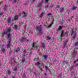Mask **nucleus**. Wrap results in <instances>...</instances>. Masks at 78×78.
Instances as JSON below:
<instances>
[{
	"label": "nucleus",
	"mask_w": 78,
	"mask_h": 78,
	"mask_svg": "<svg viewBox=\"0 0 78 78\" xmlns=\"http://www.w3.org/2000/svg\"><path fill=\"white\" fill-rule=\"evenodd\" d=\"M12 37V34L10 33H9L7 35V37L9 40L7 41V48H9L11 46H12V43L11 42V37Z\"/></svg>",
	"instance_id": "obj_1"
},
{
	"label": "nucleus",
	"mask_w": 78,
	"mask_h": 78,
	"mask_svg": "<svg viewBox=\"0 0 78 78\" xmlns=\"http://www.w3.org/2000/svg\"><path fill=\"white\" fill-rule=\"evenodd\" d=\"M66 34H67V33L66 32H64V30H62V31L61 34V37L62 39V40L64 39L65 41H66V40L65 39L66 37H65V36H66Z\"/></svg>",
	"instance_id": "obj_2"
},
{
	"label": "nucleus",
	"mask_w": 78,
	"mask_h": 78,
	"mask_svg": "<svg viewBox=\"0 0 78 78\" xmlns=\"http://www.w3.org/2000/svg\"><path fill=\"white\" fill-rule=\"evenodd\" d=\"M36 30L39 32V36H41L43 33H42V27L40 26L36 27Z\"/></svg>",
	"instance_id": "obj_3"
},
{
	"label": "nucleus",
	"mask_w": 78,
	"mask_h": 78,
	"mask_svg": "<svg viewBox=\"0 0 78 78\" xmlns=\"http://www.w3.org/2000/svg\"><path fill=\"white\" fill-rule=\"evenodd\" d=\"M18 15H16L12 19V23H13L12 22H14L15 21V22H17V20H18Z\"/></svg>",
	"instance_id": "obj_4"
},
{
	"label": "nucleus",
	"mask_w": 78,
	"mask_h": 78,
	"mask_svg": "<svg viewBox=\"0 0 78 78\" xmlns=\"http://www.w3.org/2000/svg\"><path fill=\"white\" fill-rule=\"evenodd\" d=\"M20 48H19V47H18L16 50L15 49H13V53H14V54H15L16 53H19V52L20 51Z\"/></svg>",
	"instance_id": "obj_5"
},
{
	"label": "nucleus",
	"mask_w": 78,
	"mask_h": 78,
	"mask_svg": "<svg viewBox=\"0 0 78 78\" xmlns=\"http://www.w3.org/2000/svg\"><path fill=\"white\" fill-rule=\"evenodd\" d=\"M0 48H1V50L3 53H4L5 51V49L4 47V45L3 44L1 46Z\"/></svg>",
	"instance_id": "obj_6"
},
{
	"label": "nucleus",
	"mask_w": 78,
	"mask_h": 78,
	"mask_svg": "<svg viewBox=\"0 0 78 78\" xmlns=\"http://www.w3.org/2000/svg\"><path fill=\"white\" fill-rule=\"evenodd\" d=\"M44 3V0H41L40 2L38 4V6H42V4Z\"/></svg>",
	"instance_id": "obj_7"
},
{
	"label": "nucleus",
	"mask_w": 78,
	"mask_h": 78,
	"mask_svg": "<svg viewBox=\"0 0 78 78\" xmlns=\"http://www.w3.org/2000/svg\"><path fill=\"white\" fill-rule=\"evenodd\" d=\"M45 6L44 7V9H45V11H47L49 7V4H45Z\"/></svg>",
	"instance_id": "obj_8"
},
{
	"label": "nucleus",
	"mask_w": 78,
	"mask_h": 78,
	"mask_svg": "<svg viewBox=\"0 0 78 78\" xmlns=\"http://www.w3.org/2000/svg\"><path fill=\"white\" fill-rule=\"evenodd\" d=\"M41 63H42V62L41 61H39L35 63V65L38 66L40 64H41Z\"/></svg>",
	"instance_id": "obj_9"
},
{
	"label": "nucleus",
	"mask_w": 78,
	"mask_h": 78,
	"mask_svg": "<svg viewBox=\"0 0 78 78\" xmlns=\"http://www.w3.org/2000/svg\"><path fill=\"white\" fill-rule=\"evenodd\" d=\"M62 28H63V26H60L58 29L57 30V31H61L62 30Z\"/></svg>",
	"instance_id": "obj_10"
},
{
	"label": "nucleus",
	"mask_w": 78,
	"mask_h": 78,
	"mask_svg": "<svg viewBox=\"0 0 78 78\" xmlns=\"http://www.w3.org/2000/svg\"><path fill=\"white\" fill-rule=\"evenodd\" d=\"M27 16V13L25 12H24V13L22 15L21 17H22L23 18L25 17V18Z\"/></svg>",
	"instance_id": "obj_11"
},
{
	"label": "nucleus",
	"mask_w": 78,
	"mask_h": 78,
	"mask_svg": "<svg viewBox=\"0 0 78 78\" xmlns=\"http://www.w3.org/2000/svg\"><path fill=\"white\" fill-rule=\"evenodd\" d=\"M69 60H66L65 61V64H66L67 66L68 67L70 66V64H69Z\"/></svg>",
	"instance_id": "obj_12"
},
{
	"label": "nucleus",
	"mask_w": 78,
	"mask_h": 78,
	"mask_svg": "<svg viewBox=\"0 0 78 78\" xmlns=\"http://www.w3.org/2000/svg\"><path fill=\"white\" fill-rule=\"evenodd\" d=\"M7 22L9 24V23L11 22V17H10L8 18L7 20Z\"/></svg>",
	"instance_id": "obj_13"
},
{
	"label": "nucleus",
	"mask_w": 78,
	"mask_h": 78,
	"mask_svg": "<svg viewBox=\"0 0 78 78\" xmlns=\"http://www.w3.org/2000/svg\"><path fill=\"white\" fill-rule=\"evenodd\" d=\"M43 58L45 61H47V59H48V55H43Z\"/></svg>",
	"instance_id": "obj_14"
},
{
	"label": "nucleus",
	"mask_w": 78,
	"mask_h": 78,
	"mask_svg": "<svg viewBox=\"0 0 78 78\" xmlns=\"http://www.w3.org/2000/svg\"><path fill=\"white\" fill-rule=\"evenodd\" d=\"M11 28L9 27L8 29L7 30H6V34H7V33H9L10 32H11Z\"/></svg>",
	"instance_id": "obj_15"
},
{
	"label": "nucleus",
	"mask_w": 78,
	"mask_h": 78,
	"mask_svg": "<svg viewBox=\"0 0 78 78\" xmlns=\"http://www.w3.org/2000/svg\"><path fill=\"white\" fill-rule=\"evenodd\" d=\"M3 9H4L5 11H6V10L8 9V5H5L3 7Z\"/></svg>",
	"instance_id": "obj_16"
},
{
	"label": "nucleus",
	"mask_w": 78,
	"mask_h": 78,
	"mask_svg": "<svg viewBox=\"0 0 78 78\" xmlns=\"http://www.w3.org/2000/svg\"><path fill=\"white\" fill-rule=\"evenodd\" d=\"M7 73L9 75H10L11 74V69H9L8 70H7Z\"/></svg>",
	"instance_id": "obj_17"
},
{
	"label": "nucleus",
	"mask_w": 78,
	"mask_h": 78,
	"mask_svg": "<svg viewBox=\"0 0 78 78\" xmlns=\"http://www.w3.org/2000/svg\"><path fill=\"white\" fill-rule=\"evenodd\" d=\"M49 0H44V4H48Z\"/></svg>",
	"instance_id": "obj_18"
},
{
	"label": "nucleus",
	"mask_w": 78,
	"mask_h": 78,
	"mask_svg": "<svg viewBox=\"0 0 78 78\" xmlns=\"http://www.w3.org/2000/svg\"><path fill=\"white\" fill-rule=\"evenodd\" d=\"M10 2L12 1V3H16L17 2V0H9Z\"/></svg>",
	"instance_id": "obj_19"
},
{
	"label": "nucleus",
	"mask_w": 78,
	"mask_h": 78,
	"mask_svg": "<svg viewBox=\"0 0 78 78\" xmlns=\"http://www.w3.org/2000/svg\"><path fill=\"white\" fill-rule=\"evenodd\" d=\"M37 7L38 8H39L38 11H41V9H42V6H39V5H38Z\"/></svg>",
	"instance_id": "obj_20"
},
{
	"label": "nucleus",
	"mask_w": 78,
	"mask_h": 78,
	"mask_svg": "<svg viewBox=\"0 0 78 78\" xmlns=\"http://www.w3.org/2000/svg\"><path fill=\"white\" fill-rule=\"evenodd\" d=\"M39 47V44H37L36 46H35L34 48V50H37V48H38V47Z\"/></svg>",
	"instance_id": "obj_21"
},
{
	"label": "nucleus",
	"mask_w": 78,
	"mask_h": 78,
	"mask_svg": "<svg viewBox=\"0 0 78 78\" xmlns=\"http://www.w3.org/2000/svg\"><path fill=\"white\" fill-rule=\"evenodd\" d=\"M76 8H77V7H75V6L74 5H73V7L72 8V10H75V9H76Z\"/></svg>",
	"instance_id": "obj_22"
},
{
	"label": "nucleus",
	"mask_w": 78,
	"mask_h": 78,
	"mask_svg": "<svg viewBox=\"0 0 78 78\" xmlns=\"http://www.w3.org/2000/svg\"><path fill=\"white\" fill-rule=\"evenodd\" d=\"M21 55H22V56ZM21 55H20V58H22V59H23V58H25V55H23L22 54Z\"/></svg>",
	"instance_id": "obj_23"
},
{
	"label": "nucleus",
	"mask_w": 78,
	"mask_h": 78,
	"mask_svg": "<svg viewBox=\"0 0 78 78\" xmlns=\"http://www.w3.org/2000/svg\"><path fill=\"white\" fill-rule=\"evenodd\" d=\"M44 16V12H42L41 13V14L40 15V17H41L42 18L43 16Z\"/></svg>",
	"instance_id": "obj_24"
},
{
	"label": "nucleus",
	"mask_w": 78,
	"mask_h": 78,
	"mask_svg": "<svg viewBox=\"0 0 78 78\" xmlns=\"http://www.w3.org/2000/svg\"><path fill=\"white\" fill-rule=\"evenodd\" d=\"M77 52V51H74L73 52V55L74 56H76V55Z\"/></svg>",
	"instance_id": "obj_25"
},
{
	"label": "nucleus",
	"mask_w": 78,
	"mask_h": 78,
	"mask_svg": "<svg viewBox=\"0 0 78 78\" xmlns=\"http://www.w3.org/2000/svg\"><path fill=\"white\" fill-rule=\"evenodd\" d=\"M44 66H45L44 68L45 69V71H46V72H47L48 69V67H47V66H46V65H44Z\"/></svg>",
	"instance_id": "obj_26"
},
{
	"label": "nucleus",
	"mask_w": 78,
	"mask_h": 78,
	"mask_svg": "<svg viewBox=\"0 0 78 78\" xmlns=\"http://www.w3.org/2000/svg\"><path fill=\"white\" fill-rule=\"evenodd\" d=\"M20 41L23 42V41H25V38L23 37L21 38L20 39Z\"/></svg>",
	"instance_id": "obj_27"
},
{
	"label": "nucleus",
	"mask_w": 78,
	"mask_h": 78,
	"mask_svg": "<svg viewBox=\"0 0 78 78\" xmlns=\"http://www.w3.org/2000/svg\"><path fill=\"white\" fill-rule=\"evenodd\" d=\"M45 44L44 43H42L41 44V47L44 48L45 47Z\"/></svg>",
	"instance_id": "obj_28"
},
{
	"label": "nucleus",
	"mask_w": 78,
	"mask_h": 78,
	"mask_svg": "<svg viewBox=\"0 0 78 78\" xmlns=\"http://www.w3.org/2000/svg\"><path fill=\"white\" fill-rule=\"evenodd\" d=\"M62 13H63V12H60V16L62 18V19H63V17H64V15H63V14H62Z\"/></svg>",
	"instance_id": "obj_29"
},
{
	"label": "nucleus",
	"mask_w": 78,
	"mask_h": 78,
	"mask_svg": "<svg viewBox=\"0 0 78 78\" xmlns=\"http://www.w3.org/2000/svg\"><path fill=\"white\" fill-rule=\"evenodd\" d=\"M64 11V8H62V9H60V12H63Z\"/></svg>",
	"instance_id": "obj_30"
},
{
	"label": "nucleus",
	"mask_w": 78,
	"mask_h": 78,
	"mask_svg": "<svg viewBox=\"0 0 78 78\" xmlns=\"http://www.w3.org/2000/svg\"><path fill=\"white\" fill-rule=\"evenodd\" d=\"M3 15V12H1V11L0 12V17H2Z\"/></svg>",
	"instance_id": "obj_31"
},
{
	"label": "nucleus",
	"mask_w": 78,
	"mask_h": 78,
	"mask_svg": "<svg viewBox=\"0 0 78 78\" xmlns=\"http://www.w3.org/2000/svg\"><path fill=\"white\" fill-rule=\"evenodd\" d=\"M22 62L23 63V62H25V58H22Z\"/></svg>",
	"instance_id": "obj_32"
},
{
	"label": "nucleus",
	"mask_w": 78,
	"mask_h": 78,
	"mask_svg": "<svg viewBox=\"0 0 78 78\" xmlns=\"http://www.w3.org/2000/svg\"><path fill=\"white\" fill-rule=\"evenodd\" d=\"M14 27L15 28V30H17V25H14Z\"/></svg>",
	"instance_id": "obj_33"
},
{
	"label": "nucleus",
	"mask_w": 78,
	"mask_h": 78,
	"mask_svg": "<svg viewBox=\"0 0 78 78\" xmlns=\"http://www.w3.org/2000/svg\"><path fill=\"white\" fill-rule=\"evenodd\" d=\"M78 45V41L75 42V46L77 47Z\"/></svg>",
	"instance_id": "obj_34"
},
{
	"label": "nucleus",
	"mask_w": 78,
	"mask_h": 78,
	"mask_svg": "<svg viewBox=\"0 0 78 78\" xmlns=\"http://www.w3.org/2000/svg\"><path fill=\"white\" fill-rule=\"evenodd\" d=\"M36 42H33V45H32V47L33 48H34V47H35V44H36Z\"/></svg>",
	"instance_id": "obj_35"
},
{
	"label": "nucleus",
	"mask_w": 78,
	"mask_h": 78,
	"mask_svg": "<svg viewBox=\"0 0 78 78\" xmlns=\"http://www.w3.org/2000/svg\"><path fill=\"white\" fill-rule=\"evenodd\" d=\"M76 37V34H74L73 35V39H75V37Z\"/></svg>",
	"instance_id": "obj_36"
},
{
	"label": "nucleus",
	"mask_w": 78,
	"mask_h": 78,
	"mask_svg": "<svg viewBox=\"0 0 78 78\" xmlns=\"http://www.w3.org/2000/svg\"><path fill=\"white\" fill-rule=\"evenodd\" d=\"M75 72H76V71L75 69H74L73 70V71H72L71 73L72 74H75Z\"/></svg>",
	"instance_id": "obj_37"
},
{
	"label": "nucleus",
	"mask_w": 78,
	"mask_h": 78,
	"mask_svg": "<svg viewBox=\"0 0 78 78\" xmlns=\"http://www.w3.org/2000/svg\"><path fill=\"white\" fill-rule=\"evenodd\" d=\"M62 64L63 65H65L66 64V61H64V60L62 61Z\"/></svg>",
	"instance_id": "obj_38"
},
{
	"label": "nucleus",
	"mask_w": 78,
	"mask_h": 78,
	"mask_svg": "<svg viewBox=\"0 0 78 78\" xmlns=\"http://www.w3.org/2000/svg\"><path fill=\"white\" fill-rule=\"evenodd\" d=\"M23 54H26L27 53V51L26 50H24V51H23Z\"/></svg>",
	"instance_id": "obj_39"
},
{
	"label": "nucleus",
	"mask_w": 78,
	"mask_h": 78,
	"mask_svg": "<svg viewBox=\"0 0 78 78\" xmlns=\"http://www.w3.org/2000/svg\"><path fill=\"white\" fill-rule=\"evenodd\" d=\"M13 71H17V67H15L13 69Z\"/></svg>",
	"instance_id": "obj_40"
},
{
	"label": "nucleus",
	"mask_w": 78,
	"mask_h": 78,
	"mask_svg": "<svg viewBox=\"0 0 78 78\" xmlns=\"http://www.w3.org/2000/svg\"><path fill=\"white\" fill-rule=\"evenodd\" d=\"M47 40H50V39H51V38L49 37V36L47 37Z\"/></svg>",
	"instance_id": "obj_41"
},
{
	"label": "nucleus",
	"mask_w": 78,
	"mask_h": 78,
	"mask_svg": "<svg viewBox=\"0 0 78 78\" xmlns=\"http://www.w3.org/2000/svg\"><path fill=\"white\" fill-rule=\"evenodd\" d=\"M20 26H21L20 25V22H19L18 23L17 27H19Z\"/></svg>",
	"instance_id": "obj_42"
},
{
	"label": "nucleus",
	"mask_w": 78,
	"mask_h": 78,
	"mask_svg": "<svg viewBox=\"0 0 78 78\" xmlns=\"http://www.w3.org/2000/svg\"><path fill=\"white\" fill-rule=\"evenodd\" d=\"M52 14L51 13H49L48 14H47V15L48 16H50Z\"/></svg>",
	"instance_id": "obj_43"
},
{
	"label": "nucleus",
	"mask_w": 78,
	"mask_h": 78,
	"mask_svg": "<svg viewBox=\"0 0 78 78\" xmlns=\"http://www.w3.org/2000/svg\"><path fill=\"white\" fill-rule=\"evenodd\" d=\"M68 41H69V39H67L66 40V43H67V42H68Z\"/></svg>",
	"instance_id": "obj_44"
},
{
	"label": "nucleus",
	"mask_w": 78,
	"mask_h": 78,
	"mask_svg": "<svg viewBox=\"0 0 78 78\" xmlns=\"http://www.w3.org/2000/svg\"><path fill=\"white\" fill-rule=\"evenodd\" d=\"M57 7L59 9V8H60V5H57Z\"/></svg>",
	"instance_id": "obj_45"
},
{
	"label": "nucleus",
	"mask_w": 78,
	"mask_h": 78,
	"mask_svg": "<svg viewBox=\"0 0 78 78\" xmlns=\"http://www.w3.org/2000/svg\"><path fill=\"white\" fill-rule=\"evenodd\" d=\"M43 48H44V50H45V51H47V48H45V47Z\"/></svg>",
	"instance_id": "obj_46"
},
{
	"label": "nucleus",
	"mask_w": 78,
	"mask_h": 78,
	"mask_svg": "<svg viewBox=\"0 0 78 78\" xmlns=\"http://www.w3.org/2000/svg\"><path fill=\"white\" fill-rule=\"evenodd\" d=\"M51 24H50V25H49L48 26V28H50V27H51Z\"/></svg>",
	"instance_id": "obj_47"
},
{
	"label": "nucleus",
	"mask_w": 78,
	"mask_h": 78,
	"mask_svg": "<svg viewBox=\"0 0 78 78\" xmlns=\"http://www.w3.org/2000/svg\"><path fill=\"white\" fill-rule=\"evenodd\" d=\"M34 61H37V59L35 58L34 59Z\"/></svg>",
	"instance_id": "obj_48"
},
{
	"label": "nucleus",
	"mask_w": 78,
	"mask_h": 78,
	"mask_svg": "<svg viewBox=\"0 0 78 78\" xmlns=\"http://www.w3.org/2000/svg\"><path fill=\"white\" fill-rule=\"evenodd\" d=\"M12 51H11V50H10V52H9V53L10 54V53H12Z\"/></svg>",
	"instance_id": "obj_49"
},
{
	"label": "nucleus",
	"mask_w": 78,
	"mask_h": 78,
	"mask_svg": "<svg viewBox=\"0 0 78 78\" xmlns=\"http://www.w3.org/2000/svg\"><path fill=\"white\" fill-rule=\"evenodd\" d=\"M66 44H65L64 45H63V47L64 48L66 47Z\"/></svg>",
	"instance_id": "obj_50"
},
{
	"label": "nucleus",
	"mask_w": 78,
	"mask_h": 78,
	"mask_svg": "<svg viewBox=\"0 0 78 78\" xmlns=\"http://www.w3.org/2000/svg\"><path fill=\"white\" fill-rule=\"evenodd\" d=\"M21 14L20 13L19 14V17H21Z\"/></svg>",
	"instance_id": "obj_51"
},
{
	"label": "nucleus",
	"mask_w": 78,
	"mask_h": 78,
	"mask_svg": "<svg viewBox=\"0 0 78 78\" xmlns=\"http://www.w3.org/2000/svg\"><path fill=\"white\" fill-rule=\"evenodd\" d=\"M13 25H14V23H13L11 24V26H12H12H13Z\"/></svg>",
	"instance_id": "obj_52"
},
{
	"label": "nucleus",
	"mask_w": 78,
	"mask_h": 78,
	"mask_svg": "<svg viewBox=\"0 0 78 78\" xmlns=\"http://www.w3.org/2000/svg\"><path fill=\"white\" fill-rule=\"evenodd\" d=\"M20 54H22V51H20Z\"/></svg>",
	"instance_id": "obj_53"
},
{
	"label": "nucleus",
	"mask_w": 78,
	"mask_h": 78,
	"mask_svg": "<svg viewBox=\"0 0 78 78\" xmlns=\"http://www.w3.org/2000/svg\"><path fill=\"white\" fill-rule=\"evenodd\" d=\"M49 20H50V19L48 18V21H49Z\"/></svg>",
	"instance_id": "obj_54"
},
{
	"label": "nucleus",
	"mask_w": 78,
	"mask_h": 78,
	"mask_svg": "<svg viewBox=\"0 0 78 78\" xmlns=\"http://www.w3.org/2000/svg\"><path fill=\"white\" fill-rule=\"evenodd\" d=\"M44 75H45V76H47V74L46 73H45L44 74Z\"/></svg>",
	"instance_id": "obj_55"
},
{
	"label": "nucleus",
	"mask_w": 78,
	"mask_h": 78,
	"mask_svg": "<svg viewBox=\"0 0 78 78\" xmlns=\"http://www.w3.org/2000/svg\"><path fill=\"white\" fill-rule=\"evenodd\" d=\"M4 78H8V77H7V76H5V77H4Z\"/></svg>",
	"instance_id": "obj_56"
},
{
	"label": "nucleus",
	"mask_w": 78,
	"mask_h": 78,
	"mask_svg": "<svg viewBox=\"0 0 78 78\" xmlns=\"http://www.w3.org/2000/svg\"><path fill=\"white\" fill-rule=\"evenodd\" d=\"M36 0H33V2H34V1H36Z\"/></svg>",
	"instance_id": "obj_57"
},
{
	"label": "nucleus",
	"mask_w": 78,
	"mask_h": 78,
	"mask_svg": "<svg viewBox=\"0 0 78 78\" xmlns=\"http://www.w3.org/2000/svg\"><path fill=\"white\" fill-rule=\"evenodd\" d=\"M23 23L22 22V23H21V24H22V25H23Z\"/></svg>",
	"instance_id": "obj_58"
},
{
	"label": "nucleus",
	"mask_w": 78,
	"mask_h": 78,
	"mask_svg": "<svg viewBox=\"0 0 78 78\" xmlns=\"http://www.w3.org/2000/svg\"><path fill=\"white\" fill-rule=\"evenodd\" d=\"M72 33H74V31H72Z\"/></svg>",
	"instance_id": "obj_59"
},
{
	"label": "nucleus",
	"mask_w": 78,
	"mask_h": 78,
	"mask_svg": "<svg viewBox=\"0 0 78 78\" xmlns=\"http://www.w3.org/2000/svg\"><path fill=\"white\" fill-rule=\"evenodd\" d=\"M44 66H42V68L44 69Z\"/></svg>",
	"instance_id": "obj_60"
},
{
	"label": "nucleus",
	"mask_w": 78,
	"mask_h": 78,
	"mask_svg": "<svg viewBox=\"0 0 78 78\" xmlns=\"http://www.w3.org/2000/svg\"><path fill=\"white\" fill-rule=\"evenodd\" d=\"M54 21H55V20L54 19H53L52 20V22H54Z\"/></svg>",
	"instance_id": "obj_61"
},
{
	"label": "nucleus",
	"mask_w": 78,
	"mask_h": 78,
	"mask_svg": "<svg viewBox=\"0 0 78 78\" xmlns=\"http://www.w3.org/2000/svg\"><path fill=\"white\" fill-rule=\"evenodd\" d=\"M77 3L78 4V0H77Z\"/></svg>",
	"instance_id": "obj_62"
},
{
	"label": "nucleus",
	"mask_w": 78,
	"mask_h": 78,
	"mask_svg": "<svg viewBox=\"0 0 78 78\" xmlns=\"http://www.w3.org/2000/svg\"><path fill=\"white\" fill-rule=\"evenodd\" d=\"M19 59H20V58L19 57L18 58V60H19Z\"/></svg>",
	"instance_id": "obj_63"
},
{
	"label": "nucleus",
	"mask_w": 78,
	"mask_h": 78,
	"mask_svg": "<svg viewBox=\"0 0 78 78\" xmlns=\"http://www.w3.org/2000/svg\"><path fill=\"white\" fill-rule=\"evenodd\" d=\"M27 41L28 42V41H29V40H27Z\"/></svg>",
	"instance_id": "obj_64"
}]
</instances>
